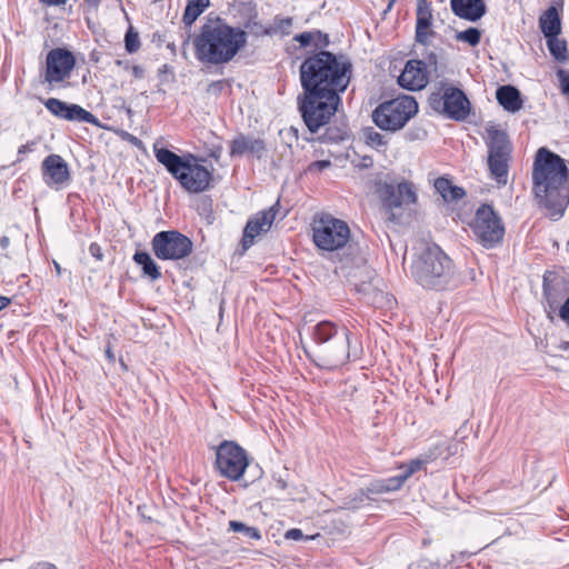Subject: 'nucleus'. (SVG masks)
Here are the masks:
<instances>
[{
    "instance_id": "f257e3e1",
    "label": "nucleus",
    "mask_w": 569,
    "mask_h": 569,
    "mask_svg": "<svg viewBox=\"0 0 569 569\" xmlns=\"http://www.w3.org/2000/svg\"><path fill=\"white\" fill-rule=\"evenodd\" d=\"M303 94L298 97L299 110L311 132L327 124L347 89L352 64L342 56L320 51L307 57L299 69Z\"/></svg>"
},
{
    "instance_id": "f03ea898",
    "label": "nucleus",
    "mask_w": 569,
    "mask_h": 569,
    "mask_svg": "<svg viewBox=\"0 0 569 569\" xmlns=\"http://www.w3.org/2000/svg\"><path fill=\"white\" fill-rule=\"evenodd\" d=\"M533 191L539 201L560 217L569 203V171L565 160L546 148L537 151L533 164Z\"/></svg>"
},
{
    "instance_id": "7ed1b4c3",
    "label": "nucleus",
    "mask_w": 569,
    "mask_h": 569,
    "mask_svg": "<svg viewBox=\"0 0 569 569\" xmlns=\"http://www.w3.org/2000/svg\"><path fill=\"white\" fill-rule=\"evenodd\" d=\"M409 271L411 278L422 288L447 290L458 286L453 261L433 243L420 242L413 247Z\"/></svg>"
},
{
    "instance_id": "20e7f679",
    "label": "nucleus",
    "mask_w": 569,
    "mask_h": 569,
    "mask_svg": "<svg viewBox=\"0 0 569 569\" xmlns=\"http://www.w3.org/2000/svg\"><path fill=\"white\" fill-rule=\"evenodd\" d=\"M247 43V33L232 28L220 19L207 21L194 38V54L200 62L210 64L227 63Z\"/></svg>"
},
{
    "instance_id": "39448f33",
    "label": "nucleus",
    "mask_w": 569,
    "mask_h": 569,
    "mask_svg": "<svg viewBox=\"0 0 569 569\" xmlns=\"http://www.w3.org/2000/svg\"><path fill=\"white\" fill-rule=\"evenodd\" d=\"M312 345L306 349L308 357L320 368L336 369L343 366L353 355L350 347V331L331 321H321L312 327Z\"/></svg>"
},
{
    "instance_id": "423d86ee",
    "label": "nucleus",
    "mask_w": 569,
    "mask_h": 569,
    "mask_svg": "<svg viewBox=\"0 0 569 569\" xmlns=\"http://www.w3.org/2000/svg\"><path fill=\"white\" fill-rule=\"evenodd\" d=\"M154 157L187 191L199 193L207 190L212 179V172L199 164L197 159L188 154L180 157L174 152L153 144Z\"/></svg>"
},
{
    "instance_id": "0eeeda50",
    "label": "nucleus",
    "mask_w": 569,
    "mask_h": 569,
    "mask_svg": "<svg viewBox=\"0 0 569 569\" xmlns=\"http://www.w3.org/2000/svg\"><path fill=\"white\" fill-rule=\"evenodd\" d=\"M418 112V103L410 96L380 103L372 112V120L381 130L396 132Z\"/></svg>"
},
{
    "instance_id": "6e6552de",
    "label": "nucleus",
    "mask_w": 569,
    "mask_h": 569,
    "mask_svg": "<svg viewBox=\"0 0 569 569\" xmlns=\"http://www.w3.org/2000/svg\"><path fill=\"white\" fill-rule=\"evenodd\" d=\"M377 192L389 220L398 221L410 204L416 203L417 193L412 182L392 180L379 182Z\"/></svg>"
},
{
    "instance_id": "1a4fd4ad",
    "label": "nucleus",
    "mask_w": 569,
    "mask_h": 569,
    "mask_svg": "<svg viewBox=\"0 0 569 569\" xmlns=\"http://www.w3.org/2000/svg\"><path fill=\"white\" fill-rule=\"evenodd\" d=\"M350 228L341 219L329 213L315 218L312 223V239L321 250L335 251L343 248L350 240Z\"/></svg>"
},
{
    "instance_id": "9d476101",
    "label": "nucleus",
    "mask_w": 569,
    "mask_h": 569,
    "mask_svg": "<svg viewBox=\"0 0 569 569\" xmlns=\"http://www.w3.org/2000/svg\"><path fill=\"white\" fill-rule=\"evenodd\" d=\"M249 465L244 449L233 441L224 440L216 449V467L220 475L231 481L239 480Z\"/></svg>"
},
{
    "instance_id": "9b49d317",
    "label": "nucleus",
    "mask_w": 569,
    "mask_h": 569,
    "mask_svg": "<svg viewBox=\"0 0 569 569\" xmlns=\"http://www.w3.org/2000/svg\"><path fill=\"white\" fill-rule=\"evenodd\" d=\"M192 241L177 230L160 231L151 240V249L160 260H180L192 252Z\"/></svg>"
},
{
    "instance_id": "f8f14e48",
    "label": "nucleus",
    "mask_w": 569,
    "mask_h": 569,
    "mask_svg": "<svg viewBox=\"0 0 569 569\" xmlns=\"http://www.w3.org/2000/svg\"><path fill=\"white\" fill-rule=\"evenodd\" d=\"M473 233L485 248H492L499 243L505 234L500 218L488 204L478 208L472 224Z\"/></svg>"
},
{
    "instance_id": "ddd939ff",
    "label": "nucleus",
    "mask_w": 569,
    "mask_h": 569,
    "mask_svg": "<svg viewBox=\"0 0 569 569\" xmlns=\"http://www.w3.org/2000/svg\"><path fill=\"white\" fill-rule=\"evenodd\" d=\"M74 64L76 59L70 51L61 48L50 50L46 59L43 82L50 88H56L70 77Z\"/></svg>"
},
{
    "instance_id": "4468645a",
    "label": "nucleus",
    "mask_w": 569,
    "mask_h": 569,
    "mask_svg": "<svg viewBox=\"0 0 569 569\" xmlns=\"http://www.w3.org/2000/svg\"><path fill=\"white\" fill-rule=\"evenodd\" d=\"M431 106L457 121L465 120L470 112V103L465 93L452 87L445 89L442 94L432 96Z\"/></svg>"
},
{
    "instance_id": "2eb2a0df",
    "label": "nucleus",
    "mask_w": 569,
    "mask_h": 569,
    "mask_svg": "<svg viewBox=\"0 0 569 569\" xmlns=\"http://www.w3.org/2000/svg\"><path fill=\"white\" fill-rule=\"evenodd\" d=\"M437 71V57L435 53H430L427 58V62L409 60L399 76L398 82L408 90H420L428 83V73Z\"/></svg>"
},
{
    "instance_id": "dca6fc26",
    "label": "nucleus",
    "mask_w": 569,
    "mask_h": 569,
    "mask_svg": "<svg viewBox=\"0 0 569 569\" xmlns=\"http://www.w3.org/2000/svg\"><path fill=\"white\" fill-rule=\"evenodd\" d=\"M44 107L56 117L69 120L79 121L90 124H98L99 121L94 114L87 111L82 107L73 103H67L57 98H49L44 102Z\"/></svg>"
},
{
    "instance_id": "f3484780",
    "label": "nucleus",
    "mask_w": 569,
    "mask_h": 569,
    "mask_svg": "<svg viewBox=\"0 0 569 569\" xmlns=\"http://www.w3.org/2000/svg\"><path fill=\"white\" fill-rule=\"evenodd\" d=\"M276 207H270L267 210L260 211L253 217H251L243 230L242 246L244 249H248L253 244V240L256 237L261 233H266L270 230L274 219H276Z\"/></svg>"
},
{
    "instance_id": "a211bd4d",
    "label": "nucleus",
    "mask_w": 569,
    "mask_h": 569,
    "mask_svg": "<svg viewBox=\"0 0 569 569\" xmlns=\"http://www.w3.org/2000/svg\"><path fill=\"white\" fill-rule=\"evenodd\" d=\"M42 177L47 186L61 187L70 179L67 162L58 154L48 156L42 162Z\"/></svg>"
},
{
    "instance_id": "6ab92c4d",
    "label": "nucleus",
    "mask_w": 569,
    "mask_h": 569,
    "mask_svg": "<svg viewBox=\"0 0 569 569\" xmlns=\"http://www.w3.org/2000/svg\"><path fill=\"white\" fill-rule=\"evenodd\" d=\"M486 131L488 156L511 159L512 147L508 134L493 124L488 126Z\"/></svg>"
},
{
    "instance_id": "aec40b11",
    "label": "nucleus",
    "mask_w": 569,
    "mask_h": 569,
    "mask_svg": "<svg viewBox=\"0 0 569 569\" xmlns=\"http://www.w3.org/2000/svg\"><path fill=\"white\" fill-rule=\"evenodd\" d=\"M266 151V144L263 140L256 139L253 137L239 136L231 142L230 154L243 156L250 153L257 158H261Z\"/></svg>"
},
{
    "instance_id": "412c9836",
    "label": "nucleus",
    "mask_w": 569,
    "mask_h": 569,
    "mask_svg": "<svg viewBox=\"0 0 569 569\" xmlns=\"http://www.w3.org/2000/svg\"><path fill=\"white\" fill-rule=\"evenodd\" d=\"M453 13L469 21H477L486 13L482 0H451Z\"/></svg>"
},
{
    "instance_id": "4be33fe9",
    "label": "nucleus",
    "mask_w": 569,
    "mask_h": 569,
    "mask_svg": "<svg viewBox=\"0 0 569 569\" xmlns=\"http://www.w3.org/2000/svg\"><path fill=\"white\" fill-rule=\"evenodd\" d=\"M498 102L509 112H517L522 108L520 91L512 86H502L496 92Z\"/></svg>"
},
{
    "instance_id": "5701e85b",
    "label": "nucleus",
    "mask_w": 569,
    "mask_h": 569,
    "mask_svg": "<svg viewBox=\"0 0 569 569\" xmlns=\"http://www.w3.org/2000/svg\"><path fill=\"white\" fill-rule=\"evenodd\" d=\"M539 26L546 38L558 36L561 32V22L555 7L549 8L540 17Z\"/></svg>"
},
{
    "instance_id": "b1692460",
    "label": "nucleus",
    "mask_w": 569,
    "mask_h": 569,
    "mask_svg": "<svg viewBox=\"0 0 569 569\" xmlns=\"http://www.w3.org/2000/svg\"><path fill=\"white\" fill-rule=\"evenodd\" d=\"M509 158H498L488 156V167L490 176L499 186H506L508 182Z\"/></svg>"
},
{
    "instance_id": "393cba45",
    "label": "nucleus",
    "mask_w": 569,
    "mask_h": 569,
    "mask_svg": "<svg viewBox=\"0 0 569 569\" xmlns=\"http://www.w3.org/2000/svg\"><path fill=\"white\" fill-rule=\"evenodd\" d=\"M435 188L447 202L460 200L466 194L462 188L452 186L450 180L442 177L435 181Z\"/></svg>"
},
{
    "instance_id": "a878e982",
    "label": "nucleus",
    "mask_w": 569,
    "mask_h": 569,
    "mask_svg": "<svg viewBox=\"0 0 569 569\" xmlns=\"http://www.w3.org/2000/svg\"><path fill=\"white\" fill-rule=\"evenodd\" d=\"M133 260L137 264L142 267L143 273L150 277L152 280H157L161 277L159 267L146 251H137L133 256Z\"/></svg>"
},
{
    "instance_id": "bb28decb",
    "label": "nucleus",
    "mask_w": 569,
    "mask_h": 569,
    "mask_svg": "<svg viewBox=\"0 0 569 569\" xmlns=\"http://www.w3.org/2000/svg\"><path fill=\"white\" fill-rule=\"evenodd\" d=\"M406 479L403 478V475L400 473L396 477H391L385 480L376 481L371 483V486L367 489L370 493H382V492H389L393 490H398L401 488Z\"/></svg>"
},
{
    "instance_id": "cd10ccee",
    "label": "nucleus",
    "mask_w": 569,
    "mask_h": 569,
    "mask_svg": "<svg viewBox=\"0 0 569 569\" xmlns=\"http://www.w3.org/2000/svg\"><path fill=\"white\" fill-rule=\"evenodd\" d=\"M209 4L210 0H189L182 17L184 24L191 26Z\"/></svg>"
},
{
    "instance_id": "c85d7f7f",
    "label": "nucleus",
    "mask_w": 569,
    "mask_h": 569,
    "mask_svg": "<svg viewBox=\"0 0 569 569\" xmlns=\"http://www.w3.org/2000/svg\"><path fill=\"white\" fill-rule=\"evenodd\" d=\"M547 47L557 61L563 62L569 59L567 42L558 36L547 38Z\"/></svg>"
},
{
    "instance_id": "c756f323",
    "label": "nucleus",
    "mask_w": 569,
    "mask_h": 569,
    "mask_svg": "<svg viewBox=\"0 0 569 569\" xmlns=\"http://www.w3.org/2000/svg\"><path fill=\"white\" fill-rule=\"evenodd\" d=\"M417 22L420 29L432 27V10L428 0H419L417 6Z\"/></svg>"
},
{
    "instance_id": "7c9ffc66",
    "label": "nucleus",
    "mask_w": 569,
    "mask_h": 569,
    "mask_svg": "<svg viewBox=\"0 0 569 569\" xmlns=\"http://www.w3.org/2000/svg\"><path fill=\"white\" fill-rule=\"evenodd\" d=\"M229 529L234 532H241L242 535H244L246 537H248L250 539H254V540L261 539L259 529H257L256 527H249L246 523L240 522V521H236V520L229 521Z\"/></svg>"
},
{
    "instance_id": "2f4dec72",
    "label": "nucleus",
    "mask_w": 569,
    "mask_h": 569,
    "mask_svg": "<svg viewBox=\"0 0 569 569\" xmlns=\"http://www.w3.org/2000/svg\"><path fill=\"white\" fill-rule=\"evenodd\" d=\"M365 139L369 146L376 147V148L386 147L388 143L386 136L373 130L372 128H369L365 131Z\"/></svg>"
},
{
    "instance_id": "473e14b6",
    "label": "nucleus",
    "mask_w": 569,
    "mask_h": 569,
    "mask_svg": "<svg viewBox=\"0 0 569 569\" xmlns=\"http://www.w3.org/2000/svg\"><path fill=\"white\" fill-rule=\"evenodd\" d=\"M480 31L476 28H469L465 31H461L457 34V39L460 41H465L470 46H477L480 42Z\"/></svg>"
},
{
    "instance_id": "72a5a7b5",
    "label": "nucleus",
    "mask_w": 569,
    "mask_h": 569,
    "mask_svg": "<svg viewBox=\"0 0 569 569\" xmlns=\"http://www.w3.org/2000/svg\"><path fill=\"white\" fill-rule=\"evenodd\" d=\"M426 462L427 460L423 459H413L407 465L401 466L400 469L402 470L403 478L406 480L410 478L413 473L421 470Z\"/></svg>"
},
{
    "instance_id": "f704fd0d",
    "label": "nucleus",
    "mask_w": 569,
    "mask_h": 569,
    "mask_svg": "<svg viewBox=\"0 0 569 569\" xmlns=\"http://www.w3.org/2000/svg\"><path fill=\"white\" fill-rule=\"evenodd\" d=\"M322 33L321 31H310V32H302L300 34H297L293 39L298 41L302 47L309 46L312 41H315L317 38H321Z\"/></svg>"
},
{
    "instance_id": "c9c22d12",
    "label": "nucleus",
    "mask_w": 569,
    "mask_h": 569,
    "mask_svg": "<svg viewBox=\"0 0 569 569\" xmlns=\"http://www.w3.org/2000/svg\"><path fill=\"white\" fill-rule=\"evenodd\" d=\"M435 37V32L431 29V27H426L423 29H420L419 26H416V40L419 43L428 44L431 40V38Z\"/></svg>"
},
{
    "instance_id": "e433bc0d",
    "label": "nucleus",
    "mask_w": 569,
    "mask_h": 569,
    "mask_svg": "<svg viewBox=\"0 0 569 569\" xmlns=\"http://www.w3.org/2000/svg\"><path fill=\"white\" fill-rule=\"evenodd\" d=\"M292 26L291 18H276L274 19V32H279L283 36L290 33V28Z\"/></svg>"
},
{
    "instance_id": "4c0bfd02",
    "label": "nucleus",
    "mask_w": 569,
    "mask_h": 569,
    "mask_svg": "<svg viewBox=\"0 0 569 569\" xmlns=\"http://www.w3.org/2000/svg\"><path fill=\"white\" fill-rule=\"evenodd\" d=\"M319 536H320L319 533H316V535H312V536H305L303 532L300 529H297V528L289 529L284 533V538L286 539L295 540V541L302 540V539H305V540H313V539L318 538Z\"/></svg>"
},
{
    "instance_id": "58836bf2",
    "label": "nucleus",
    "mask_w": 569,
    "mask_h": 569,
    "mask_svg": "<svg viewBox=\"0 0 569 569\" xmlns=\"http://www.w3.org/2000/svg\"><path fill=\"white\" fill-rule=\"evenodd\" d=\"M557 76L560 81L562 93L569 98V71L560 69L558 70Z\"/></svg>"
},
{
    "instance_id": "ea45409f",
    "label": "nucleus",
    "mask_w": 569,
    "mask_h": 569,
    "mask_svg": "<svg viewBox=\"0 0 569 569\" xmlns=\"http://www.w3.org/2000/svg\"><path fill=\"white\" fill-rule=\"evenodd\" d=\"M126 48L129 52H134L139 48L138 34L128 31L126 34Z\"/></svg>"
},
{
    "instance_id": "a19ab883",
    "label": "nucleus",
    "mask_w": 569,
    "mask_h": 569,
    "mask_svg": "<svg viewBox=\"0 0 569 569\" xmlns=\"http://www.w3.org/2000/svg\"><path fill=\"white\" fill-rule=\"evenodd\" d=\"M543 296L547 301V306L549 308L548 316L550 319H552L551 312L557 309V301L555 299H552L551 291L546 287H545Z\"/></svg>"
},
{
    "instance_id": "79ce46f5",
    "label": "nucleus",
    "mask_w": 569,
    "mask_h": 569,
    "mask_svg": "<svg viewBox=\"0 0 569 569\" xmlns=\"http://www.w3.org/2000/svg\"><path fill=\"white\" fill-rule=\"evenodd\" d=\"M331 166L329 160L315 161L309 166L310 171H322Z\"/></svg>"
},
{
    "instance_id": "37998d69",
    "label": "nucleus",
    "mask_w": 569,
    "mask_h": 569,
    "mask_svg": "<svg viewBox=\"0 0 569 569\" xmlns=\"http://www.w3.org/2000/svg\"><path fill=\"white\" fill-rule=\"evenodd\" d=\"M559 317L569 326V296L565 303L559 308Z\"/></svg>"
},
{
    "instance_id": "c03bdc74",
    "label": "nucleus",
    "mask_w": 569,
    "mask_h": 569,
    "mask_svg": "<svg viewBox=\"0 0 569 569\" xmlns=\"http://www.w3.org/2000/svg\"><path fill=\"white\" fill-rule=\"evenodd\" d=\"M89 252L94 257L97 258L98 260H102L103 258V254H102V251H101V248L99 244L97 243H91L90 247H89Z\"/></svg>"
},
{
    "instance_id": "a18cd8bd",
    "label": "nucleus",
    "mask_w": 569,
    "mask_h": 569,
    "mask_svg": "<svg viewBox=\"0 0 569 569\" xmlns=\"http://www.w3.org/2000/svg\"><path fill=\"white\" fill-rule=\"evenodd\" d=\"M124 139L127 141H129L130 143H132L133 146L136 147H142V141L137 138L136 136L131 134V133H128V132H124L123 134Z\"/></svg>"
},
{
    "instance_id": "49530a36",
    "label": "nucleus",
    "mask_w": 569,
    "mask_h": 569,
    "mask_svg": "<svg viewBox=\"0 0 569 569\" xmlns=\"http://www.w3.org/2000/svg\"><path fill=\"white\" fill-rule=\"evenodd\" d=\"M40 1L47 6H61V4H64L68 0H40Z\"/></svg>"
},
{
    "instance_id": "de8ad7c7",
    "label": "nucleus",
    "mask_w": 569,
    "mask_h": 569,
    "mask_svg": "<svg viewBox=\"0 0 569 569\" xmlns=\"http://www.w3.org/2000/svg\"><path fill=\"white\" fill-rule=\"evenodd\" d=\"M9 244H10L9 237H7V236L1 237V239H0L1 249H3V250L8 249Z\"/></svg>"
},
{
    "instance_id": "09e8293b",
    "label": "nucleus",
    "mask_w": 569,
    "mask_h": 569,
    "mask_svg": "<svg viewBox=\"0 0 569 569\" xmlns=\"http://www.w3.org/2000/svg\"><path fill=\"white\" fill-rule=\"evenodd\" d=\"M10 303V299L4 297V296H0V311L6 308L8 305Z\"/></svg>"
},
{
    "instance_id": "8fccbe9b",
    "label": "nucleus",
    "mask_w": 569,
    "mask_h": 569,
    "mask_svg": "<svg viewBox=\"0 0 569 569\" xmlns=\"http://www.w3.org/2000/svg\"><path fill=\"white\" fill-rule=\"evenodd\" d=\"M28 151H29V146H28V144H23V146H21V147L19 148L18 153H19V154H23V153H26V152H28Z\"/></svg>"
},
{
    "instance_id": "3c124183",
    "label": "nucleus",
    "mask_w": 569,
    "mask_h": 569,
    "mask_svg": "<svg viewBox=\"0 0 569 569\" xmlns=\"http://www.w3.org/2000/svg\"><path fill=\"white\" fill-rule=\"evenodd\" d=\"M426 136H427L426 130H419V131L417 132V134H415V137H413V138L420 139V138H425Z\"/></svg>"
},
{
    "instance_id": "603ef678",
    "label": "nucleus",
    "mask_w": 569,
    "mask_h": 569,
    "mask_svg": "<svg viewBox=\"0 0 569 569\" xmlns=\"http://www.w3.org/2000/svg\"><path fill=\"white\" fill-rule=\"evenodd\" d=\"M277 487H278L279 489H286L287 483H286L282 479H279V480L277 481Z\"/></svg>"
},
{
    "instance_id": "864d4df0",
    "label": "nucleus",
    "mask_w": 569,
    "mask_h": 569,
    "mask_svg": "<svg viewBox=\"0 0 569 569\" xmlns=\"http://www.w3.org/2000/svg\"><path fill=\"white\" fill-rule=\"evenodd\" d=\"M90 6L97 7L99 4V0H86Z\"/></svg>"
},
{
    "instance_id": "5fc2aeb1",
    "label": "nucleus",
    "mask_w": 569,
    "mask_h": 569,
    "mask_svg": "<svg viewBox=\"0 0 569 569\" xmlns=\"http://www.w3.org/2000/svg\"><path fill=\"white\" fill-rule=\"evenodd\" d=\"M220 151H221V148H219L217 151H213L211 156L214 157L216 160H218L220 157Z\"/></svg>"
},
{
    "instance_id": "6e6d98bb",
    "label": "nucleus",
    "mask_w": 569,
    "mask_h": 569,
    "mask_svg": "<svg viewBox=\"0 0 569 569\" xmlns=\"http://www.w3.org/2000/svg\"><path fill=\"white\" fill-rule=\"evenodd\" d=\"M42 569H58L54 565L46 563L43 565Z\"/></svg>"
},
{
    "instance_id": "4d7b16f0",
    "label": "nucleus",
    "mask_w": 569,
    "mask_h": 569,
    "mask_svg": "<svg viewBox=\"0 0 569 569\" xmlns=\"http://www.w3.org/2000/svg\"><path fill=\"white\" fill-rule=\"evenodd\" d=\"M54 268H56L57 273L60 274L61 273V267H60V264L58 262H54Z\"/></svg>"
},
{
    "instance_id": "13d9d810",
    "label": "nucleus",
    "mask_w": 569,
    "mask_h": 569,
    "mask_svg": "<svg viewBox=\"0 0 569 569\" xmlns=\"http://www.w3.org/2000/svg\"><path fill=\"white\" fill-rule=\"evenodd\" d=\"M107 357H108L109 359H112V358H113V357H112V353H111V351H110L109 349L107 350Z\"/></svg>"
},
{
    "instance_id": "bf43d9fd",
    "label": "nucleus",
    "mask_w": 569,
    "mask_h": 569,
    "mask_svg": "<svg viewBox=\"0 0 569 569\" xmlns=\"http://www.w3.org/2000/svg\"><path fill=\"white\" fill-rule=\"evenodd\" d=\"M366 496V493L363 491L360 492V502L363 501V497Z\"/></svg>"
},
{
    "instance_id": "052dcab7",
    "label": "nucleus",
    "mask_w": 569,
    "mask_h": 569,
    "mask_svg": "<svg viewBox=\"0 0 569 569\" xmlns=\"http://www.w3.org/2000/svg\"><path fill=\"white\" fill-rule=\"evenodd\" d=\"M365 269H366V272L368 273V276L370 277L371 271H370V270H368V268H367V267H365Z\"/></svg>"
}]
</instances>
